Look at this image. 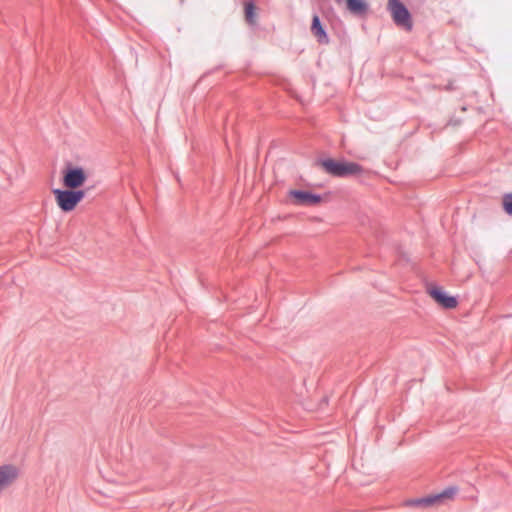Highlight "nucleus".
I'll return each mask as SVG.
<instances>
[{
	"label": "nucleus",
	"instance_id": "f257e3e1",
	"mask_svg": "<svg viewBox=\"0 0 512 512\" xmlns=\"http://www.w3.org/2000/svg\"><path fill=\"white\" fill-rule=\"evenodd\" d=\"M86 192L87 190H74L69 188H56L52 190L58 207L65 213L73 211L84 199Z\"/></svg>",
	"mask_w": 512,
	"mask_h": 512
},
{
	"label": "nucleus",
	"instance_id": "f03ea898",
	"mask_svg": "<svg viewBox=\"0 0 512 512\" xmlns=\"http://www.w3.org/2000/svg\"><path fill=\"white\" fill-rule=\"evenodd\" d=\"M314 166L320 167L327 174L334 177H346L352 175V162H341L332 158H318Z\"/></svg>",
	"mask_w": 512,
	"mask_h": 512
},
{
	"label": "nucleus",
	"instance_id": "7ed1b4c3",
	"mask_svg": "<svg viewBox=\"0 0 512 512\" xmlns=\"http://www.w3.org/2000/svg\"><path fill=\"white\" fill-rule=\"evenodd\" d=\"M87 180L85 170L80 166H74L68 162L62 171V182L65 188L80 190Z\"/></svg>",
	"mask_w": 512,
	"mask_h": 512
},
{
	"label": "nucleus",
	"instance_id": "20e7f679",
	"mask_svg": "<svg viewBox=\"0 0 512 512\" xmlns=\"http://www.w3.org/2000/svg\"><path fill=\"white\" fill-rule=\"evenodd\" d=\"M388 9L394 22L398 26L406 30H410L412 28L410 13L401 2L398 0H389Z\"/></svg>",
	"mask_w": 512,
	"mask_h": 512
},
{
	"label": "nucleus",
	"instance_id": "39448f33",
	"mask_svg": "<svg viewBox=\"0 0 512 512\" xmlns=\"http://www.w3.org/2000/svg\"><path fill=\"white\" fill-rule=\"evenodd\" d=\"M289 197L298 206H315L322 201L321 195L306 190H290Z\"/></svg>",
	"mask_w": 512,
	"mask_h": 512
},
{
	"label": "nucleus",
	"instance_id": "423d86ee",
	"mask_svg": "<svg viewBox=\"0 0 512 512\" xmlns=\"http://www.w3.org/2000/svg\"><path fill=\"white\" fill-rule=\"evenodd\" d=\"M429 296L441 307L453 309L457 306L458 301L455 297L446 293L441 287L432 286L427 290Z\"/></svg>",
	"mask_w": 512,
	"mask_h": 512
},
{
	"label": "nucleus",
	"instance_id": "0eeeda50",
	"mask_svg": "<svg viewBox=\"0 0 512 512\" xmlns=\"http://www.w3.org/2000/svg\"><path fill=\"white\" fill-rule=\"evenodd\" d=\"M19 477V469L12 465L6 464L0 466V491L12 485Z\"/></svg>",
	"mask_w": 512,
	"mask_h": 512
},
{
	"label": "nucleus",
	"instance_id": "6e6552de",
	"mask_svg": "<svg viewBox=\"0 0 512 512\" xmlns=\"http://www.w3.org/2000/svg\"><path fill=\"white\" fill-rule=\"evenodd\" d=\"M311 32L317 38V41L320 44H327L329 42L328 35L326 30L321 23V20L317 14L313 15L312 24H311Z\"/></svg>",
	"mask_w": 512,
	"mask_h": 512
},
{
	"label": "nucleus",
	"instance_id": "1a4fd4ad",
	"mask_svg": "<svg viewBox=\"0 0 512 512\" xmlns=\"http://www.w3.org/2000/svg\"><path fill=\"white\" fill-rule=\"evenodd\" d=\"M456 493V489L455 488H449L445 491H443L442 493L438 494V495H435V496H432V497H427V498H423L421 500L418 501L419 504L421 505H424V506H430V505H433L435 503H439L441 502L443 499H450L452 498Z\"/></svg>",
	"mask_w": 512,
	"mask_h": 512
},
{
	"label": "nucleus",
	"instance_id": "9d476101",
	"mask_svg": "<svg viewBox=\"0 0 512 512\" xmlns=\"http://www.w3.org/2000/svg\"><path fill=\"white\" fill-rule=\"evenodd\" d=\"M256 9V5L253 1H246L244 3L245 20L250 25H254L256 23Z\"/></svg>",
	"mask_w": 512,
	"mask_h": 512
},
{
	"label": "nucleus",
	"instance_id": "9b49d317",
	"mask_svg": "<svg viewBox=\"0 0 512 512\" xmlns=\"http://www.w3.org/2000/svg\"><path fill=\"white\" fill-rule=\"evenodd\" d=\"M502 207L505 213L512 217V193L503 195Z\"/></svg>",
	"mask_w": 512,
	"mask_h": 512
},
{
	"label": "nucleus",
	"instance_id": "f8f14e48",
	"mask_svg": "<svg viewBox=\"0 0 512 512\" xmlns=\"http://www.w3.org/2000/svg\"><path fill=\"white\" fill-rule=\"evenodd\" d=\"M367 7L368 5L364 0H354V13H364Z\"/></svg>",
	"mask_w": 512,
	"mask_h": 512
},
{
	"label": "nucleus",
	"instance_id": "ddd939ff",
	"mask_svg": "<svg viewBox=\"0 0 512 512\" xmlns=\"http://www.w3.org/2000/svg\"><path fill=\"white\" fill-rule=\"evenodd\" d=\"M337 4L345 3L346 9L352 12V0H335Z\"/></svg>",
	"mask_w": 512,
	"mask_h": 512
},
{
	"label": "nucleus",
	"instance_id": "4468645a",
	"mask_svg": "<svg viewBox=\"0 0 512 512\" xmlns=\"http://www.w3.org/2000/svg\"><path fill=\"white\" fill-rule=\"evenodd\" d=\"M353 170H354V174H356L358 167L355 164H354Z\"/></svg>",
	"mask_w": 512,
	"mask_h": 512
}]
</instances>
